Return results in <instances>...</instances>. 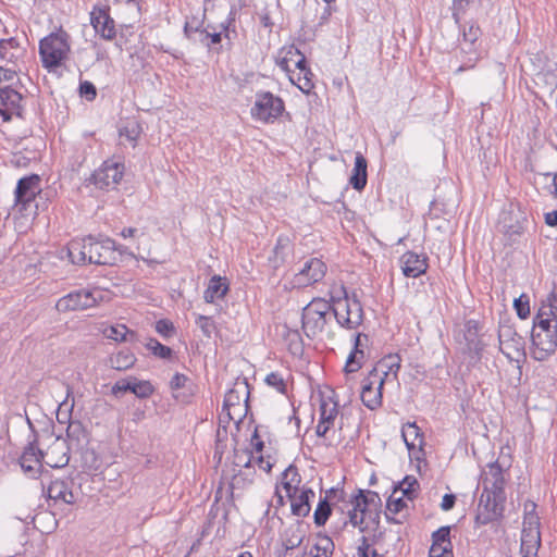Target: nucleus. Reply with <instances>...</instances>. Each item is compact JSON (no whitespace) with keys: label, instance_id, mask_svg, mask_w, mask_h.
<instances>
[{"label":"nucleus","instance_id":"nucleus-1","mask_svg":"<svg viewBox=\"0 0 557 557\" xmlns=\"http://www.w3.org/2000/svg\"><path fill=\"white\" fill-rule=\"evenodd\" d=\"M332 315L337 324L348 331L357 330L364 320V311L356 292L351 295L344 289V297L325 300L313 298L301 310V330L309 339L321 335Z\"/></svg>","mask_w":557,"mask_h":557},{"label":"nucleus","instance_id":"nucleus-2","mask_svg":"<svg viewBox=\"0 0 557 557\" xmlns=\"http://www.w3.org/2000/svg\"><path fill=\"white\" fill-rule=\"evenodd\" d=\"M67 257L77 265L87 263L97 265H114L121 258L124 247L109 237L89 235L82 239H73L67 246Z\"/></svg>","mask_w":557,"mask_h":557},{"label":"nucleus","instance_id":"nucleus-3","mask_svg":"<svg viewBox=\"0 0 557 557\" xmlns=\"http://www.w3.org/2000/svg\"><path fill=\"white\" fill-rule=\"evenodd\" d=\"M530 224L525 210L519 203L510 202L500 211L497 228L504 236L505 245L513 246L520 243Z\"/></svg>","mask_w":557,"mask_h":557},{"label":"nucleus","instance_id":"nucleus-4","mask_svg":"<svg viewBox=\"0 0 557 557\" xmlns=\"http://www.w3.org/2000/svg\"><path fill=\"white\" fill-rule=\"evenodd\" d=\"M71 51L70 35L62 27L39 41V57L42 66L52 71L60 67Z\"/></svg>","mask_w":557,"mask_h":557},{"label":"nucleus","instance_id":"nucleus-5","mask_svg":"<svg viewBox=\"0 0 557 557\" xmlns=\"http://www.w3.org/2000/svg\"><path fill=\"white\" fill-rule=\"evenodd\" d=\"M124 171L123 162L108 159L86 178V186L95 185L96 188L101 190L115 189L124 176Z\"/></svg>","mask_w":557,"mask_h":557},{"label":"nucleus","instance_id":"nucleus-6","mask_svg":"<svg viewBox=\"0 0 557 557\" xmlns=\"http://www.w3.org/2000/svg\"><path fill=\"white\" fill-rule=\"evenodd\" d=\"M285 111V104L281 97L270 91H258L256 101L251 108V116L263 123H274Z\"/></svg>","mask_w":557,"mask_h":557},{"label":"nucleus","instance_id":"nucleus-7","mask_svg":"<svg viewBox=\"0 0 557 557\" xmlns=\"http://www.w3.org/2000/svg\"><path fill=\"white\" fill-rule=\"evenodd\" d=\"M498 342L499 350L509 360L519 361L525 356V339L516 331L509 319L499 322Z\"/></svg>","mask_w":557,"mask_h":557},{"label":"nucleus","instance_id":"nucleus-8","mask_svg":"<svg viewBox=\"0 0 557 557\" xmlns=\"http://www.w3.org/2000/svg\"><path fill=\"white\" fill-rule=\"evenodd\" d=\"M504 499H498L496 496L487 493V488H483L479 498L476 513L474 517V528H481L490 523H499L504 519L505 511Z\"/></svg>","mask_w":557,"mask_h":557},{"label":"nucleus","instance_id":"nucleus-9","mask_svg":"<svg viewBox=\"0 0 557 557\" xmlns=\"http://www.w3.org/2000/svg\"><path fill=\"white\" fill-rule=\"evenodd\" d=\"M102 299L103 294L99 289H77L61 297L55 304V309L59 312L86 310L97 306Z\"/></svg>","mask_w":557,"mask_h":557},{"label":"nucleus","instance_id":"nucleus-10","mask_svg":"<svg viewBox=\"0 0 557 557\" xmlns=\"http://www.w3.org/2000/svg\"><path fill=\"white\" fill-rule=\"evenodd\" d=\"M27 421L32 429L33 435L32 440H29L27 445L24 447L23 453L18 459V463L27 476L36 479L39 474H42L41 462L44 460V450L39 448L38 434L33 423L29 419H27Z\"/></svg>","mask_w":557,"mask_h":557},{"label":"nucleus","instance_id":"nucleus-11","mask_svg":"<svg viewBox=\"0 0 557 557\" xmlns=\"http://www.w3.org/2000/svg\"><path fill=\"white\" fill-rule=\"evenodd\" d=\"M90 24L100 38L111 41L116 38L115 21L108 4H95L90 12Z\"/></svg>","mask_w":557,"mask_h":557},{"label":"nucleus","instance_id":"nucleus-12","mask_svg":"<svg viewBox=\"0 0 557 557\" xmlns=\"http://www.w3.org/2000/svg\"><path fill=\"white\" fill-rule=\"evenodd\" d=\"M244 398V412L240 411L237 413L238 416V423L243 420L244 417L247 416L250 405H249V398H250V385L248 383V380L246 377L238 376L231 389H228L224 396L223 401V410H231L232 408H236L240 406V400Z\"/></svg>","mask_w":557,"mask_h":557},{"label":"nucleus","instance_id":"nucleus-13","mask_svg":"<svg viewBox=\"0 0 557 557\" xmlns=\"http://www.w3.org/2000/svg\"><path fill=\"white\" fill-rule=\"evenodd\" d=\"M385 377L369 372L368 376L363 379L360 398L362 404L369 410H376L382 406L383 387Z\"/></svg>","mask_w":557,"mask_h":557},{"label":"nucleus","instance_id":"nucleus-14","mask_svg":"<svg viewBox=\"0 0 557 557\" xmlns=\"http://www.w3.org/2000/svg\"><path fill=\"white\" fill-rule=\"evenodd\" d=\"M40 176L38 174H29L17 181L14 197L15 206H20V210H27L28 206L41 193Z\"/></svg>","mask_w":557,"mask_h":557},{"label":"nucleus","instance_id":"nucleus-15","mask_svg":"<svg viewBox=\"0 0 557 557\" xmlns=\"http://www.w3.org/2000/svg\"><path fill=\"white\" fill-rule=\"evenodd\" d=\"M327 271L326 264L319 258H310L304 268L295 274L293 283L296 287H306L323 280Z\"/></svg>","mask_w":557,"mask_h":557},{"label":"nucleus","instance_id":"nucleus-16","mask_svg":"<svg viewBox=\"0 0 557 557\" xmlns=\"http://www.w3.org/2000/svg\"><path fill=\"white\" fill-rule=\"evenodd\" d=\"M127 392L134 394L137 398L146 399L154 393V386L150 381L128 376L127 379L116 381L111 387V394L115 397Z\"/></svg>","mask_w":557,"mask_h":557},{"label":"nucleus","instance_id":"nucleus-17","mask_svg":"<svg viewBox=\"0 0 557 557\" xmlns=\"http://www.w3.org/2000/svg\"><path fill=\"white\" fill-rule=\"evenodd\" d=\"M532 356L544 361L557 349V332H531Z\"/></svg>","mask_w":557,"mask_h":557},{"label":"nucleus","instance_id":"nucleus-18","mask_svg":"<svg viewBox=\"0 0 557 557\" xmlns=\"http://www.w3.org/2000/svg\"><path fill=\"white\" fill-rule=\"evenodd\" d=\"M70 450L67 441L58 436L44 451V460L51 468H63L70 461Z\"/></svg>","mask_w":557,"mask_h":557},{"label":"nucleus","instance_id":"nucleus-19","mask_svg":"<svg viewBox=\"0 0 557 557\" xmlns=\"http://www.w3.org/2000/svg\"><path fill=\"white\" fill-rule=\"evenodd\" d=\"M429 258L425 253L406 251L399 259L403 274L406 277H419L424 274L429 268Z\"/></svg>","mask_w":557,"mask_h":557},{"label":"nucleus","instance_id":"nucleus-20","mask_svg":"<svg viewBox=\"0 0 557 557\" xmlns=\"http://www.w3.org/2000/svg\"><path fill=\"white\" fill-rule=\"evenodd\" d=\"M73 481L70 478L53 479L49 482L46 493L49 499L61 500L67 505H73L76 498L72 492Z\"/></svg>","mask_w":557,"mask_h":557},{"label":"nucleus","instance_id":"nucleus-21","mask_svg":"<svg viewBox=\"0 0 557 557\" xmlns=\"http://www.w3.org/2000/svg\"><path fill=\"white\" fill-rule=\"evenodd\" d=\"M480 324L476 320H468L465 323L463 337L466 341L467 350L472 357L480 359L484 349V343L480 338Z\"/></svg>","mask_w":557,"mask_h":557},{"label":"nucleus","instance_id":"nucleus-22","mask_svg":"<svg viewBox=\"0 0 557 557\" xmlns=\"http://www.w3.org/2000/svg\"><path fill=\"white\" fill-rule=\"evenodd\" d=\"M230 290L226 277L218 274L213 275L203 293V299L207 304H214L216 300L223 299Z\"/></svg>","mask_w":557,"mask_h":557},{"label":"nucleus","instance_id":"nucleus-23","mask_svg":"<svg viewBox=\"0 0 557 557\" xmlns=\"http://www.w3.org/2000/svg\"><path fill=\"white\" fill-rule=\"evenodd\" d=\"M66 436L69 440L67 444L71 449L73 447H75L76 450L83 449L89 443V434L83 423L78 420L70 421L66 428Z\"/></svg>","mask_w":557,"mask_h":557},{"label":"nucleus","instance_id":"nucleus-24","mask_svg":"<svg viewBox=\"0 0 557 557\" xmlns=\"http://www.w3.org/2000/svg\"><path fill=\"white\" fill-rule=\"evenodd\" d=\"M368 161L361 152H357L355 157V164L349 183L354 189L361 191L364 189L368 182Z\"/></svg>","mask_w":557,"mask_h":557},{"label":"nucleus","instance_id":"nucleus-25","mask_svg":"<svg viewBox=\"0 0 557 557\" xmlns=\"http://www.w3.org/2000/svg\"><path fill=\"white\" fill-rule=\"evenodd\" d=\"M541 546V533L537 527H523L521 532V555L537 554Z\"/></svg>","mask_w":557,"mask_h":557},{"label":"nucleus","instance_id":"nucleus-26","mask_svg":"<svg viewBox=\"0 0 557 557\" xmlns=\"http://www.w3.org/2000/svg\"><path fill=\"white\" fill-rule=\"evenodd\" d=\"M137 358L135 354L128 349L123 348L112 355L107 360V366L117 371H126L135 366Z\"/></svg>","mask_w":557,"mask_h":557},{"label":"nucleus","instance_id":"nucleus-27","mask_svg":"<svg viewBox=\"0 0 557 557\" xmlns=\"http://www.w3.org/2000/svg\"><path fill=\"white\" fill-rule=\"evenodd\" d=\"M401 359L398 354H389L383 357L370 371L371 373H375L376 375L384 376L385 379L389 373L394 374V377H397L398 371L400 369Z\"/></svg>","mask_w":557,"mask_h":557},{"label":"nucleus","instance_id":"nucleus-28","mask_svg":"<svg viewBox=\"0 0 557 557\" xmlns=\"http://www.w3.org/2000/svg\"><path fill=\"white\" fill-rule=\"evenodd\" d=\"M22 95L11 87L0 88V104L10 108L17 117L23 119V108L21 106Z\"/></svg>","mask_w":557,"mask_h":557},{"label":"nucleus","instance_id":"nucleus-29","mask_svg":"<svg viewBox=\"0 0 557 557\" xmlns=\"http://www.w3.org/2000/svg\"><path fill=\"white\" fill-rule=\"evenodd\" d=\"M304 539L305 531L301 521H297L294 525L287 528L283 536L284 555H286L288 550L299 547Z\"/></svg>","mask_w":557,"mask_h":557},{"label":"nucleus","instance_id":"nucleus-30","mask_svg":"<svg viewBox=\"0 0 557 557\" xmlns=\"http://www.w3.org/2000/svg\"><path fill=\"white\" fill-rule=\"evenodd\" d=\"M292 250V243L287 236L280 235L276 239V244L273 248V257L270 258V261L273 263V267L277 269L282 264L285 263L287 256Z\"/></svg>","mask_w":557,"mask_h":557},{"label":"nucleus","instance_id":"nucleus-31","mask_svg":"<svg viewBox=\"0 0 557 557\" xmlns=\"http://www.w3.org/2000/svg\"><path fill=\"white\" fill-rule=\"evenodd\" d=\"M401 437L404 438V442L409 451L416 448L417 440H420L419 446L424 444L423 433L416 422H408L403 426Z\"/></svg>","mask_w":557,"mask_h":557},{"label":"nucleus","instance_id":"nucleus-32","mask_svg":"<svg viewBox=\"0 0 557 557\" xmlns=\"http://www.w3.org/2000/svg\"><path fill=\"white\" fill-rule=\"evenodd\" d=\"M106 336L115 342L134 343L138 339L135 331L129 330L125 324H116L106 330Z\"/></svg>","mask_w":557,"mask_h":557},{"label":"nucleus","instance_id":"nucleus-33","mask_svg":"<svg viewBox=\"0 0 557 557\" xmlns=\"http://www.w3.org/2000/svg\"><path fill=\"white\" fill-rule=\"evenodd\" d=\"M531 332H557V315L550 318L548 313L540 310L533 319Z\"/></svg>","mask_w":557,"mask_h":557},{"label":"nucleus","instance_id":"nucleus-34","mask_svg":"<svg viewBox=\"0 0 557 557\" xmlns=\"http://www.w3.org/2000/svg\"><path fill=\"white\" fill-rule=\"evenodd\" d=\"M209 27L210 25L200 32L198 41L209 50H214L216 53H220L222 50L221 41L224 37V33L222 30L210 33L208 32Z\"/></svg>","mask_w":557,"mask_h":557},{"label":"nucleus","instance_id":"nucleus-35","mask_svg":"<svg viewBox=\"0 0 557 557\" xmlns=\"http://www.w3.org/2000/svg\"><path fill=\"white\" fill-rule=\"evenodd\" d=\"M398 490H401L404 497L409 500H413L418 496L420 483L413 475H406L403 481L395 485L394 493Z\"/></svg>","mask_w":557,"mask_h":557},{"label":"nucleus","instance_id":"nucleus-36","mask_svg":"<svg viewBox=\"0 0 557 557\" xmlns=\"http://www.w3.org/2000/svg\"><path fill=\"white\" fill-rule=\"evenodd\" d=\"M450 530L451 528L449 525L441 527L436 531L432 533V545L431 547H434L435 550H438V548H451L453 544L450 540Z\"/></svg>","mask_w":557,"mask_h":557},{"label":"nucleus","instance_id":"nucleus-37","mask_svg":"<svg viewBox=\"0 0 557 557\" xmlns=\"http://www.w3.org/2000/svg\"><path fill=\"white\" fill-rule=\"evenodd\" d=\"M245 7V1L239 2V4H232L230 8L228 15L224 22L221 23V30L224 33V37L230 39L231 33L236 34V16L239 10Z\"/></svg>","mask_w":557,"mask_h":557},{"label":"nucleus","instance_id":"nucleus-38","mask_svg":"<svg viewBox=\"0 0 557 557\" xmlns=\"http://www.w3.org/2000/svg\"><path fill=\"white\" fill-rule=\"evenodd\" d=\"M18 50H21V48L16 38L11 37L0 40V58L2 60L12 61L16 59L18 57L16 53Z\"/></svg>","mask_w":557,"mask_h":557},{"label":"nucleus","instance_id":"nucleus-39","mask_svg":"<svg viewBox=\"0 0 557 557\" xmlns=\"http://www.w3.org/2000/svg\"><path fill=\"white\" fill-rule=\"evenodd\" d=\"M301 482V475L298 472V469L294 465H289L283 472H282V486L285 490V492L290 491V486H297L299 487V484Z\"/></svg>","mask_w":557,"mask_h":557},{"label":"nucleus","instance_id":"nucleus-40","mask_svg":"<svg viewBox=\"0 0 557 557\" xmlns=\"http://www.w3.org/2000/svg\"><path fill=\"white\" fill-rule=\"evenodd\" d=\"M146 348L160 359L170 360L174 356V350L171 347L161 344L156 338H149Z\"/></svg>","mask_w":557,"mask_h":557},{"label":"nucleus","instance_id":"nucleus-41","mask_svg":"<svg viewBox=\"0 0 557 557\" xmlns=\"http://www.w3.org/2000/svg\"><path fill=\"white\" fill-rule=\"evenodd\" d=\"M331 513L332 505L330 504V502L321 497L313 513V520L315 525L323 527L329 520Z\"/></svg>","mask_w":557,"mask_h":557},{"label":"nucleus","instance_id":"nucleus-42","mask_svg":"<svg viewBox=\"0 0 557 557\" xmlns=\"http://www.w3.org/2000/svg\"><path fill=\"white\" fill-rule=\"evenodd\" d=\"M313 73L311 72V70L308 67L307 70H305L304 72H299L297 74V81H295V78L293 76H290V81L297 85V87L305 94H309L311 91L312 88H314V83H313Z\"/></svg>","mask_w":557,"mask_h":557},{"label":"nucleus","instance_id":"nucleus-43","mask_svg":"<svg viewBox=\"0 0 557 557\" xmlns=\"http://www.w3.org/2000/svg\"><path fill=\"white\" fill-rule=\"evenodd\" d=\"M290 510L294 516L307 517L311 511V502L307 500L302 495H298L290 504Z\"/></svg>","mask_w":557,"mask_h":557},{"label":"nucleus","instance_id":"nucleus-44","mask_svg":"<svg viewBox=\"0 0 557 557\" xmlns=\"http://www.w3.org/2000/svg\"><path fill=\"white\" fill-rule=\"evenodd\" d=\"M366 358L364 351H356L351 349L345 364L346 373H354L361 369Z\"/></svg>","mask_w":557,"mask_h":557},{"label":"nucleus","instance_id":"nucleus-45","mask_svg":"<svg viewBox=\"0 0 557 557\" xmlns=\"http://www.w3.org/2000/svg\"><path fill=\"white\" fill-rule=\"evenodd\" d=\"M81 451V457L83 461V467L86 470H98L100 466V460L95 453L94 449H89L87 446L83 449H78Z\"/></svg>","mask_w":557,"mask_h":557},{"label":"nucleus","instance_id":"nucleus-46","mask_svg":"<svg viewBox=\"0 0 557 557\" xmlns=\"http://www.w3.org/2000/svg\"><path fill=\"white\" fill-rule=\"evenodd\" d=\"M143 132L141 126L138 122L132 121L128 122L127 125L121 127L119 134L121 137H125L128 141L135 145L137 138L140 136Z\"/></svg>","mask_w":557,"mask_h":557},{"label":"nucleus","instance_id":"nucleus-47","mask_svg":"<svg viewBox=\"0 0 557 557\" xmlns=\"http://www.w3.org/2000/svg\"><path fill=\"white\" fill-rule=\"evenodd\" d=\"M338 413L336 404L332 407L325 400H321L320 404V421L322 424L333 425L334 420Z\"/></svg>","mask_w":557,"mask_h":557},{"label":"nucleus","instance_id":"nucleus-48","mask_svg":"<svg viewBox=\"0 0 557 557\" xmlns=\"http://www.w3.org/2000/svg\"><path fill=\"white\" fill-rule=\"evenodd\" d=\"M256 471L252 470L251 473H244L243 471H238V473L233 475V479L230 483L232 490L240 488L244 490L253 482V475Z\"/></svg>","mask_w":557,"mask_h":557},{"label":"nucleus","instance_id":"nucleus-49","mask_svg":"<svg viewBox=\"0 0 557 557\" xmlns=\"http://www.w3.org/2000/svg\"><path fill=\"white\" fill-rule=\"evenodd\" d=\"M482 490L487 488V493L491 495L496 496V498L506 500V493H505V481H487L483 480L482 482Z\"/></svg>","mask_w":557,"mask_h":557},{"label":"nucleus","instance_id":"nucleus-50","mask_svg":"<svg viewBox=\"0 0 557 557\" xmlns=\"http://www.w3.org/2000/svg\"><path fill=\"white\" fill-rule=\"evenodd\" d=\"M513 308L517 312V315L524 320L530 315V297L527 294H521L518 298L513 300Z\"/></svg>","mask_w":557,"mask_h":557},{"label":"nucleus","instance_id":"nucleus-51","mask_svg":"<svg viewBox=\"0 0 557 557\" xmlns=\"http://www.w3.org/2000/svg\"><path fill=\"white\" fill-rule=\"evenodd\" d=\"M483 480H486V482L488 481H505V478H504V473H503V468L500 467V465L498 463V461H494V462H490L487 465V471H485L482 475H481V482Z\"/></svg>","mask_w":557,"mask_h":557},{"label":"nucleus","instance_id":"nucleus-52","mask_svg":"<svg viewBox=\"0 0 557 557\" xmlns=\"http://www.w3.org/2000/svg\"><path fill=\"white\" fill-rule=\"evenodd\" d=\"M169 385L172 391L187 388L189 392H193V387H194L191 380L187 375H185L183 373H178V372H176L172 376Z\"/></svg>","mask_w":557,"mask_h":557},{"label":"nucleus","instance_id":"nucleus-53","mask_svg":"<svg viewBox=\"0 0 557 557\" xmlns=\"http://www.w3.org/2000/svg\"><path fill=\"white\" fill-rule=\"evenodd\" d=\"M264 382L276 389L278 393L286 395L287 394V385L284 381L283 376L277 372H271L265 376Z\"/></svg>","mask_w":557,"mask_h":557},{"label":"nucleus","instance_id":"nucleus-54","mask_svg":"<svg viewBox=\"0 0 557 557\" xmlns=\"http://www.w3.org/2000/svg\"><path fill=\"white\" fill-rule=\"evenodd\" d=\"M196 324L201 330L202 334L210 338L212 333L215 331V323L211 317L203 314H197Z\"/></svg>","mask_w":557,"mask_h":557},{"label":"nucleus","instance_id":"nucleus-55","mask_svg":"<svg viewBox=\"0 0 557 557\" xmlns=\"http://www.w3.org/2000/svg\"><path fill=\"white\" fill-rule=\"evenodd\" d=\"M317 539L318 541L313 545L312 549L315 552L324 550L325 554L333 555L335 549L333 540L329 535L322 533H318Z\"/></svg>","mask_w":557,"mask_h":557},{"label":"nucleus","instance_id":"nucleus-56","mask_svg":"<svg viewBox=\"0 0 557 557\" xmlns=\"http://www.w3.org/2000/svg\"><path fill=\"white\" fill-rule=\"evenodd\" d=\"M349 503L352 505L354 508L358 510L361 515H367L371 509L364 499V492L362 488H358L357 493L351 496Z\"/></svg>","mask_w":557,"mask_h":557},{"label":"nucleus","instance_id":"nucleus-57","mask_svg":"<svg viewBox=\"0 0 557 557\" xmlns=\"http://www.w3.org/2000/svg\"><path fill=\"white\" fill-rule=\"evenodd\" d=\"M536 504L532 500H527L524 503V520L523 527H533V524H539V517L535 513Z\"/></svg>","mask_w":557,"mask_h":557},{"label":"nucleus","instance_id":"nucleus-58","mask_svg":"<svg viewBox=\"0 0 557 557\" xmlns=\"http://www.w3.org/2000/svg\"><path fill=\"white\" fill-rule=\"evenodd\" d=\"M370 540L368 536L362 535L359 540V545L357 547V557H379L380 554L376 549H370Z\"/></svg>","mask_w":557,"mask_h":557},{"label":"nucleus","instance_id":"nucleus-59","mask_svg":"<svg viewBox=\"0 0 557 557\" xmlns=\"http://www.w3.org/2000/svg\"><path fill=\"white\" fill-rule=\"evenodd\" d=\"M156 332L159 333L164 338H170L175 334L174 324L168 319H161L156 322L154 325Z\"/></svg>","mask_w":557,"mask_h":557},{"label":"nucleus","instance_id":"nucleus-60","mask_svg":"<svg viewBox=\"0 0 557 557\" xmlns=\"http://www.w3.org/2000/svg\"><path fill=\"white\" fill-rule=\"evenodd\" d=\"M323 498L330 502L332 506H335L338 503L346 502V493L343 488L331 487L325 492V496Z\"/></svg>","mask_w":557,"mask_h":557},{"label":"nucleus","instance_id":"nucleus-61","mask_svg":"<svg viewBox=\"0 0 557 557\" xmlns=\"http://www.w3.org/2000/svg\"><path fill=\"white\" fill-rule=\"evenodd\" d=\"M462 36L466 42L473 45L481 36V29L478 24L469 23L468 26H465Z\"/></svg>","mask_w":557,"mask_h":557},{"label":"nucleus","instance_id":"nucleus-62","mask_svg":"<svg viewBox=\"0 0 557 557\" xmlns=\"http://www.w3.org/2000/svg\"><path fill=\"white\" fill-rule=\"evenodd\" d=\"M78 91L81 97H84L88 101H92L97 97V88L89 81H82L79 83Z\"/></svg>","mask_w":557,"mask_h":557},{"label":"nucleus","instance_id":"nucleus-63","mask_svg":"<svg viewBox=\"0 0 557 557\" xmlns=\"http://www.w3.org/2000/svg\"><path fill=\"white\" fill-rule=\"evenodd\" d=\"M349 522L352 527H357L360 532H366L368 530V525H364V515H358V510L356 508H351L348 511Z\"/></svg>","mask_w":557,"mask_h":557},{"label":"nucleus","instance_id":"nucleus-64","mask_svg":"<svg viewBox=\"0 0 557 557\" xmlns=\"http://www.w3.org/2000/svg\"><path fill=\"white\" fill-rule=\"evenodd\" d=\"M407 506L404 500V496L398 498H393V495L388 497L386 502V509L393 515L399 513Z\"/></svg>","mask_w":557,"mask_h":557}]
</instances>
